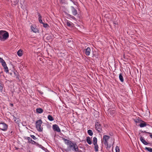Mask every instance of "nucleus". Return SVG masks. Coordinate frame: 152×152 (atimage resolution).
<instances>
[{
	"label": "nucleus",
	"mask_w": 152,
	"mask_h": 152,
	"mask_svg": "<svg viewBox=\"0 0 152 152\" xmlns=\"http://www.w3.org/2000/svg\"><path fill=\"white\" fill-rule=\"evenodd\" d=\"M52 128L54 131L58 132H61V130L57 125L56 124L53 125Z\"/></svg>",
	"instance_id": "obj_7"
},
{
	"label": "nucleus",
	"mask_w": 152,
	"mask_h": 152,
	"mask_svg": "<svg viewBox=\"0 0 152 152\" xmlns=\"http://www.w3.org/2000/svg\"><path fill=\"white\" fill-rule=\"evenodd\" d=\"M140 140L141 142L144 145H149L150 146H152V143L150 142H148V140L146 141L144 139V137L142 136L141 135L140 136Z\"/></svg>",
	"instance_id": "obj_6"
},
{
	"label": "nucleus",
	"mask_w": 152,
	"mask_h": 152,
	"mask_svg": "<svg viewBox=\"0 0 152 152\" xmlns=\"http://www.w3.org/2000/svg\"><path fill=\"white\" fill-rule=\"evenodd\" d=\"M4 69V71L6 73H9V70L8 67L7 66V65H5L4 66H3Z\"/></svg>",
	"instance_id": "obj_30"
},
{
	"label": "nucleus",
	"mask_w": 152,
	"mask_h": 152,
	"mask_svg": "<svg viewBox=\"0 0 152 152\" xmlns=\"http://www.w3.org/2000/svg\"><path fill=\"white\" fill-rule=\"evenodd\" d=\"M42 24H43V26L45 28H48V27H49L47 23H43Z\"/></svg>",
	"instance_id": "obj_35"
},
{
	"label": "nucleus",
	"mask_w": 152,
	"mask_h": 152,
	"mask_svg": "<svg viewBox=\"0 0 152 152\" xmlns=\"http://www.w3.org/2000/svg\"><path fill=\"white\" fill-rule=\"evenodd\" d=\"M22 124L23 126H25L26 124V123L25 122H22Z\"/></svg>",
	"instance_id": "obj_50"
},
{
	"label": "nucleus",
	"mask_w": 152,
	"mask_h": 152,
	"mask_svg": "<svg viewBox=\"0 0 152 152\" xmlns=\"http://www.w3.org/2000/svg\"><path fill=\"white\" fill-rule=\"evenodd\" d=\"M30 136L34 140H35L37 139V138H36V137L34 135H30Z\"/></svg>",
	"instance_id": "obj_38"
},
{
	"label": "nucleus",
	"mask_w": 152,
	"mask_h": 152,
	"mask_svg": "<svg viewBox=\"0 0 152 152\" xmlns=\"http://www.w3.org/2000/svg\"><path fill=\"white\" fill-rule=\"evenodd\" d=\"M81 151L80 150H79V149H78V151H77V152H81Z\"/></svg>",
	"instance_id": "obj_57"
},
{
	"label": "nucleus",
	"mask_w": 152,
	"mask_h": 152,
	"mask_svg": "<svg viewBox=\"0 0 152 152\" xmlns=\"http://www.w3.org/2000/svg\"><path fill=\"white\" fill-rule=\"evenodd\" d=\"M38 91L41 94H43V93L40 90H38Z\"/></svg>",
	"instance_id": "obj_49"
},
{
	"label": "nucleus",
	"mask_w": 152,
	"mask_h": 152,
	"mask_svg": "<svg viewBox=\"0 0 152 152\" xmlns=\"http://www.w3.org/2000/svg\"><path fill=\"white\" fill-rule=\"evenodd\" d=\"M8 126L7 124L1 121L0 123V130L4 131H6L8 128Z\"/></svg>",
	"instance_id": "obj_4"
},
{
	"label": "nucleus",
	"mask_w": 152,
	"mask_h": 152,
	"mask_svg": "<svg viewBox=\"0 0 152 152\" xmlns=\"http://www.w3.org/2000/svg\"><path fill=\"white\" fill-rule=\"evenodd\" d=\"M67 42L68 43H69L72 41V39L69 38V39H67Z\"/></svg>",
	"instance_id": "obj_42"
},
{
	"label": "nucleus",
	"mask_w": 152,
	"mask_h": 152,
	"mask_svg": "<svg viewBox=\"0 0 152 152\" xmlns=\"http://www.w3.org/2000/svg\"><path fill=\"white\" fill-rule=\"evenodd\" d=\"M113 24H115V23H114V22H113Z\"/></svg>",
	"instance_id": "obj_61"
},
{
	"label": "nucleus",
	"mask_w": 152,
	"mask_h": 152,
	"mask_svg": "<svg viewBox=\"0 0 152 152\" xmlns=\"http://www.w3.org/2000/svg\"><path fill=\"white\" fill-rule=\"evenodd\" d=\"M115 151L116 152H119L120 151V150L119 148V147L116 146L115 148Z\"/></svg>",
	"instance_id": "obj_36"
},
{
	"label": "nucleus",
	"mask_w": 152,
	"mask_h": 152,
	"mask_svg": "<svg viewBox=\"0 0 152 152\" xmlns=\"http://www.w3.org/2000/svg\"><path fill=\"white\" fill-rule=\"evenodd\" d=\"M149 136L152 139V133Z\"/></svg>",
	"instance_id": "obj_56"
},
{
	"label": "nucleus",
	"mask_w": 152,
	"mask_h": 152,
	"mask_svg": "<svg viewBox=\"0 0 152 152\" xmlns=\"http://www.w3.org/2000/svg\"><path fill=\"white\" fill-rule=\"evenodd\" d=\"M42 122L41 119H39L36 122V127L37 130L39 132H42L43 130V128L41 127Z\"/></svg>",
	"instance_id": "obj_3"
},
{
	"label": "nucleus",
	"mask_w": 152,
	"mask_h": 152,
	"mask_svg": "<svg viewBox=\"0 0 152 152\" xmlns=\"http://www.w3.org/2000/svg\"><path fill=\"white\" fill-rule=\"evenodd\" d=\"M107 141L108 140L104 141V144L105 145H107L108 144V142Z\"/></svg>",
	"instance_id": "obj_46"
},
{
	"label": "nucleus",
	"mask_w": 152,
	"mask_h": 152,
	"mask_svg": "<svg viewBox=\"0 0 152 152\" xmlns=\"http://www.w3.org/2000/svg\"><path fill=\"white\" fill-rule=\"evenodd\" d=\"M93 55L92 56L93 57H94L95 58H98V52L97 51H95L94 52H93Z\"/></svg>",
	"instance_id": "obj_19"
},
{
	"label": "nucleus",
	"mask_w": 152,
	"mask_h": 152,
	"mask_svg": "<svg viewBox=\"0 0 152 152\" xmlns=\"http://www.w3.org/2000/svg\"><path fill=\"white\" fill-rule=\"evenodd\" d=\"M84 141H85V142H86V141H85V140H84Z\"/></svg>",
	"instance_id": "obj_63"
},
{
	"label": "nucleus",
	"mask_w": 152,
	"mask_h": 152,
	"mask_svg": "<svg viewBox=\"0 0 152 152\" xmlns=\"http://www.w3.org/2000/svg\"><path fill=\"white\" fill-rule=\"evenodd\" d=\"M8 73H9V74L11 75H12V73H13V72L12 71L11 72H9Z\"/></svg>",
	"instance_id": "obj_55"
},
{
	"label": "nucleus",
	"mask_w": 152,
	"mask_h": 152,
	"mask_svg": "<svg viewBox=\"0 0 152 152\" xmlns=\"http://www.w3.org/2000/svg\"><path fill=\"white\" fill-rule=\"evenodd\" d=\"M86 141L89 145H91L92 144V141L90 137L88 136L86 137Z\"/></svg>",
	"instance_id": "obj_18"
},
{
	"label": "nucleus",
	"mask_w": 152,
	"mask_h": 152,
	"mask_svg": "<svg viewBox=\"0 0 152 152\" xmlns=\"http://www.w3.org/2000/svg\"><path fill=\"white\" fill-rule=\"evenodd\" d=\"M15 133V128L13 124H12L9 127L7 133L9 135L11 136Z\"/></svg>",
	"instance_id": "obj_5"
},
{
	"label": "nucleus",
	"mask_w": 152,
	"mask_h": 152,
	"mask_svg": "<svg viewBox=\"0 0 152 152\" xmlns=\"http://www.w3.org/2000/svg\"><path fill=\"white\" fill-rule=\"evenodd\" d=\"M107 147L106 148L107 149V150H110V148L111 147V145H109L108 144V145H106Z\"/></svg>",
	"instance_id": "obj_37"
},
{
	"label": "nucleus",
	"mask_w": 152,
	"mask_h": 152,
	"mask_svg": "<svg viewBox=\"0 0 152 152\" xmlns=\"http://www.w3.org/2000/svg\"><path fill=\"white\" fill-rule=\"evenodd\" d=\"M38 17H39L38 19H39V21L40 20H42V16L39 13H38Z\"/></svg>",
	"instance_id": "obj_40"
},
{
	"label": "nucleus",
	"mask_w": 152,
	"mask_h": 152,
	"mask_svg": "<svg viewBox=\"0 0 152 152\" xmlns=\"http://www.w3.org/2000/svg\"><path fill=\"white\" fill-rule=\"evenodd\" d=\"M140 131L142 133H144L145 134H148L149 135V136H150V135L151 134H152V133H151L150 132H147L145 131L140 130Z\"/></svg>",
	"instance_id": "obj_33"
},
{
	"label": "nucleus",
	"mask_w": 152,
	"mask_h": 152,
	"mask_svg": "<svg viewBox=\"0 0 152 152\" xmlns=\"http://www.w3.org/2000/svg\"><path fill=\"white\" fill-rule=\"evenodd\" d=\"M48 119L50 121H52L54 120V118L51 115H49L48 116Z\"/></svg>",
	"instance_id": "obj_29"
},
{
	"label": "nucleus",
	"mask_w": 152,
	"mask_h": 152,
	"mask_svg": "<svg viewBox=\"0 0 152 152\" xmlns=\"http://www.w3.org/2000/svg\"><path fill=\"white\" fill-rule=\"evenodd\" d=\"M86 146H88V145L87 144H86Z\"/></svg>",
	"instance_id": "obj_59"
},
{
	"label": "nucleus",
	"mask_w": 152,
	"mask_h": 152,
	"mask_svg": "<svg viewBox=\"0 0 152 152\" xmlns=\"http://www.w3.org/2000/svg\"><path fill=\"white\" fill-rule=\"evenodd\" d=\"M15 149L16 150H18L19 149V148H18L16 147H15Z\"/></svg>",
	"instance_id": "obj_58"
},
{
	"label": "nucleus",
	"mask_w": 152,
	"mask_h": 152,
	"mask_svg": "<svg viewBox=\"0 0 152 152\" xmlns=\"http://www.w3.org/2000/svg\"><path fill=\"white\" fill-rule=\"evenodd\" d=\"M4 60L2 58H0V63H1L2 62H3Z\"/></svg>",
	"instance_id": "obj_47"
},
{
	"label": "nucleus",
	"mask_w": 152,
	"mask_h": 152,
	"mask_svg": "<svg viewBox=\"0 0 152 152\" xmlns=\"http://www.w3.org/2000/svg\"><path fill=\"white\" fill-rule=\"evenodd\" d=\"M145 150L149 152H152V148L150 147H145Z\"/></svg>",
	"instance_id": "obj_26"
},
{
	"label": "nucleus",
	"mask_w": 152,
	"mask_h": 152,
	"mask_svg": "<svg viewBox=\"0 0 152 152\" xmlns=\"http://www.w3.org/2000/svg\"><path fill=\"white\" fill-rule=\"evenodd\" d=\"M71 8L73 15H76L77 14V10L73 6H71Z\"/></svg>",
	"instance_id": "obj_10"
},
{
	"label": "nucleus",
	"mask_w": 152,
	"mask_h": 152,
	"mask_svg": "<svg viewBox=\"0 0 152 152\" xmlns=\"http://www.w3.org/2000/svg\"><path fill=\"white\" fill-rule=\"evenodd\" d=\"M1 63V64L3 66H4L5 65H7L4 61L3 62H2Z\"/></svg>",
	"instance_id": "obj_39"
},
{
	"label": "nucleus",
	"mask_w": 152,
	"mask_h": 152,
	"mask_svg": "<svg viewBox=\"0 0 152 152\" xmlns=\"http://www.w3.org/2000/svg\"><path fill=\"white\" fill-rule=\"evenodd\" d=\"M36 145L39 148H40L41 146L42 145H41L39 144L38 143H37V144Z\"/></svg>",
	"instance_id": "obj_44"
},
{
	"label": "nucleus",
	"mask_w": 152,
	"mask_h": 152,
	"mask_svg": "<svg viewBox=\"0 0 152 152\" xmlns=\"http://www.w3.org/2000/svg\"><path fill=\"white\" fill-rule=\"evenodd\" d=\"M73 117H74V116L73 115Z\"/></svg>",
	"instance_id": "obj_62"
},
{
	"label": "nucleus",
	"mask_w": 152,
	"mask_h": 152,
	"mask_svg": "<svg viewBox=\"0 0 152 152\" xmlns=\"http://www.w3.org/2000/svg\"><path fill=\"white\" fill-rule=\"evenodd\" d=\"M39 22L40 23H42V24L43 23V22H42V20H39Z\"/></svg>",
	"instance_id": "obj_52"
},
{
	"label": "nucleus",
	"mask_w": 152,
	"mask_h": 152,
	"mask_svg": "<svg viewBox=\"0 0 152 152\" xmlns=\"http://www.w3.org/2000/svg\"><path fill=\"white\" fill-rule=\"evenodd\" d=\"M110 112V114H114L115 113H116V111L115 110V109H111Z\"/></svg>",
	"instance_id": "obj_31"
},
{
	"label": "nucleus",
	"mask_w": 152,
	"mask_h": 152,
	"mask_svg": "<svg viewBox=\"0 0 152 152\" xmlns=\"http://www.w3.org/2000/svg\"><path fill=\"white\" fill-rule=\"evenodd\" d=\"M103 142V141H102V143Z\"/></svg>",
	"instance_id": "obj_60"
},
{
	"label": "nucleus",
	"mask_w": 152,
	"mask_h": 152,
	"mask_svg": "<svg viewBox=\"0 0 152 152\" xmlns=\"http://www.w3.org/2000/svg\"><path fill=\"white\" fill-rule=\"evenodd\" d=\"M66 24L67 26L70 27H72L74 25L73 23L68 21L66 22Z\"/></svg>",
	"instance_id": "obj_22"
},
{
	"label": "nucleus",
	"mask_w": 152,
	"mask_h": 152,
	"mask_svg": "<svg viewBox=\"0 0 152 152\" xmlns=\"http://www.w3.org/2000/svg\"><path fill=\"white\" fill-rule=\"evenodd\" d=\"M119 77L120 81L122 82H123L124 81V79L122 73H121L119 74Z\"/></svg>",
	"instance_id": "obj_20"
},
{
	"label": "nucleus",
	"mask_w": 152,
	"mask_h": 152,
	"mask_svg": "<svg viewBox=\"0 0 152 152\" xmlns=\"http://www.w3.org/2000/svg\"><path fill=\"white\" fill-rule=\"evenodd\" d=\"M17 55L19 56H21L23 54L22 53V50L21 49L19 50L17 53Z\"/></svg>",
	"instance_id": "obj_23"
},
{
	"label": "nucleus",
	"mask_w": 152,
	"mask_h": 152,
	"mask_svg": "<svg viewBox=\"0 0 152 152\" xmlns=\"http://www.w3.org/2000/svg\"><path fill=\"white\" fill-rule=\"evenodd\" d=\"M31 28L32 30L34 33L36 32H39V30L38 29L36 28V26H35V27H33V26L32 25L31 26Z\"/></svg>",
	"instance_id": "obj_13"
},
{
	"label": "nucleus",
	"mask_w": 152,
	"mask_h": 152,
	"mask_svg": "<svg viewBox=\"0 0 152 152\" xmlns=\"http://www.w3.org/2000/svg\"><path fill=\"white\" fill-rule=\"evenodd\" d=\"M66 14L68 17L72 19L73 20H76V18L74 16H73L72 15H70L69 14H68L67 13H66Z\"/></svg>",
	"instance_id": "obj_28"
},
{
	"label": "nucleus",
	"mask_w": 152,
	"mask_h": 152,
	"mask_svg": "<svg viewBox=\"0 0 152 152\" xmlns=\"http://www.w3.org/2000/svg\"><path fill=\"white\" fill-rule=\"evenodd\" d=\"M13 73H14L15 76H16V78L18 80H20L19 77V74L18 72L16 70L15 71H13Z\"/></svg>",
	"instance_id": "obj_16"
},
{
	"label": "nucleus",
	"mask_w": 152,
	"mask_h": 152,
	"mask_svg": "<svg viewBox=\"0 0 152 152\" xmlns=\"http://www.w3.org/2000/svg\"><path fill=\"white\" fill-rule=\"evenodd\" d=\"M25 139H26L28 141V143H31L32 142V139L30 137H27L25 138Z\"/></svg>",
	"instance_id": "obj_32"
},
{
	"label": "nucleus",
	"mask_w": 152,
	"mask_h": 152,
	"mask_svg": "<svg viewBox=\"0 0 152 152\" xmlns=\"http://www.w3.org/2000/svg\"><path fill=\"white\" fill-rule=\"evenodd\" d=\"M41 149H42L44 151L45 149V147H43L41 145V147L40 148Z\"/></svg>",
	"instance_id": "obj_51"
},
{
	"label": "nucleus",
	"mask_w": 152,
	"mask_h": 152,
	"mask_svg": "<svg viewBox=\"0 0 152 152\" xmlns=\"http://www.w3.org/2000/svg\"><path fill=\"white\" fill-rule=\"evenodd\" d=\"M1 81H0V92H2L3 89V84L1 83Z\"/></svg>",
	"instance_id": "obj_34"
},
{
	"label": "nucleus",
	"mask_w": 152,
	"mask_h": 152,
	"mask_svg": "<svg viewBox=\"0 0 152 152\" xmlns=\"http://www.w3.org/2000/svg\"><path fill=\"white\" fill-rule=\"evenodd\" d=\"M110 138V136L108 135H105L103 137V140L104 141L108 140Z\"/></svg>",
	"instance_id": "obj_21"
},
{
	"label": "nucleus",
	"mask_w": 152,
	"mask_h": 152,
	"mask_svg": "<svg viewBox=\"0 0 152 152\" xmlns=\"http://www.w3.org/2000/svg\"><path fill=\"white\" fill-rule=\"evenodd\" d=\"M10 106H11V107H13V104L12 103H10Z\"/></svg>",
	"instance_id": "obj_53"
},
{
	"label": "nucleus",
	"mask_w": 152,
	"mask_h": 152,
	"mask_svg": "<svg viewBox=\"0 0 152 152\" xmlns=\"http://www.w3.org/2000/svg\"><path fill=\"white\" fill-rule=\"evenodd\" d=\"M15 1H14V2L15 3V4H17L18 3V0H15Z\"/></svg>",
	"instance_id": "obj_54"
},
{
	"label": "nucleus",
	"mask_w": 152,
	"mask_h": 152,
	"mask_svg": "<svg viewBox=\"0 0 152 152\" xmlns=\"http://www.w3.org/2000/svg\"><path fill=\"white\" fill-rule=\"evenodd\" d=\"M94 145V148L95 151L96 152L98 151H99V150H98L99 147H98V145H97V143L95 144Z\"/></svg>",
	"instance_id": "obj_24"
},
{
	"label": "nucleus",
	"mask_w": 152,
	"mask_h": 152,
	"mask_svg": "<svg viewBox=\"0 0 152 152\" xmlns=\"http://www.w3.org/2000/svg\"><path fill=\"white\" fill-rule=\"evenodd\" d=\"M97 140L96 137H94L93 138V144L94 145L97 143Z\"/></svg>",
	"instance_id": "obj_25"
},
{
	"label": "nucleus",
	"mask_w": 152,
	"mask_h": 152,
	"mask_svg": "<svg viewBox=\"0 0 152 152\" xmlns=\"http://www.w3.org/2000/svg\"><path fill=\"white\" fill-rule=\"evenodd\" d=\"M84 50L85 51V54L86 55L89 56L90 55L91 50L89 47H88L86 49H85Z\"/></svg>",
	"instance_id": "obj_9"
},
{
	"label": "nucleus",
	"mask_w": 152,
	"mask_h": 152,
	"mask_svg": "<svg viewBox=\"0 0 152 152\" xmlns=\"http://www.w3.org/2000/svg\"><path fill=\"white\" fill-rule=\"evenodd\" d=\"M134 122L136 123L139 122V120L138 119H137L136 120L135 119H134Z\"/></svg>",
	"instance_id": "obj_43"
},
{
	"label": "nucleus",
	"mask_w": 152,
	"mask_h": 152,
	"mask_svg": "<svg viewBox=\"0 0 152 152\" xmlns=\"http://www.w3.org/2000/svg\"><path fill=\"white\" fill-rule=\"evenodd\" d=\"M46 37V40L48 41H51L52 40V37L48 34H46L45 36Z\"/></svg>",
	"instance_id": "obj_15"
},
{
	"label": "nucleus",
	"mask_w": 152,
	"mask_h": 152,
	"mask_svg": "<svg viewBox=\"0 0 152 152\" xmlns=\"http://www.w3.org/2000/svg\"><path fill=\"white\" fill-rule=\"evenodd\" d=\"M32 141L31 142V143L32 144L36 145V144L37 143V142H35L33 140H32Z\"/></svg>",
	"instance_id": "obj_41"
},
{
	"label": "nucleus",
	"mask_w": 152,
	"mask_h": 152,
	"mask_svg": "<svg viewBox=\"0 0 152 152\" xmlns=\"http://www.w3.org/2000/svg\"><path fill=\"white\" fill-rule=\"evenodd\" d=\"M98 124H100V123H99V122H97L96 121L95 123V126H96L97 125H98Z\"/></svg>",
	"instance_id": "obj_45"
},
{
	"label": "nucleus",
	"mask_w": 152,
	"mask_h": 152,
	"mask_svg": "<svg viewBox=\"0 0 152 152\" xmlns=\"http://www.w3.org/2000/svg\"><path fill=\"white\" fill-rule=\"evenodd\" d=\"M68 148L70 150H72L74 152H77L78 151V148L76 142H72V143L69 144L68 146Z\"/></svg>",
	"instance_id": "obj_2"
},
{
	"label": "nucleus",
	"mask_w": 152,
	"mask_h": 152,
	"mask_svg": "<svg viewBox=\"0 0 152 152\" xmlns=\"http://www.w3.org/2000/svg\"><path fill=\"white\" fill-rule=\"evenodd\" d=\"M88 134L90 136H91L93 135V133L92 130L89 129L87 131Z\"/></svg>",
	"instance_id": "obj_27"
},
{
	"label": "nucleus",
	"mask_w": 152,
	"mask_h": 152,
	"mask_svg": "<svg viewBox=\"0 0 152 152\" xmlns=\"http://www.w3.org/2000/svg\"><path fill=\"white\" fill-rule=\"evenodd\" d=\"M62 139L64 141L65 143L67 145H69V144H70L72 141H70L67 139H65L63 137H62Z\"/></svg>",
	"instance_id": "obj_11"
},
{
	"label": "nucleus",
	"mask_w": 152,
	"mask_h": 152,
	"mask_svg": "<svg viewBox=\"0 0 152 152\" xmlns=\"http://www.w3.org/2000/svg\"><path fill=\"white\" fill-rule=\"evenodd\" d=\"M101 124H98V125H97L96 126H95L96 129L98 132L99 133L101 132L102 131V129L101 128Z\"/></svg>",
	"instance_id": "obj_8"
},
{
	"label": "nucleus",
	"mask_w": 152,
	"mask_h": 152,
	"mask_svg": "<svg viewBox=\"0 0 152 152\" xmlns=\"http://www.w3.org/2000/svg\"><path fill=\"white\" fill-rule=\"evenodd\" d=\"M13 119H14V121L15 122V123L17 124H19L20 121V119H19V118L16 117L14 115H13Z\"/></svg>",
	"instance_id": "obj_12"
},
{
	"label": "nucleus",
	"mask_w": 152,
	"mask_h": 152,
	"mask_svg": "<svg viewBox=\"0 0 152 152\" xmlns=\"http://www.w3.org/2000/svg\"><path fill=\"white\" fill-rule=\"evenodd\" d=\"M142 122L140 123L139 125L140 126L141 128L144 127L146 126L147 125L146 122L143 121H142Z\"/></svg>",
	"instance_id": "obj_14"
},
{
	"label": "nucleus",
	"mask_w": 152,
	"mask_h": 152,
	"mask_svg": "<svg viewBox=\"0 0 152 152\" xmlns=\"http://www.w3.org/2000/svg\"><path fill=\"white\" fill-rule=\"evenodd\" d=\"M44 151L46 152H50L49 151H48V150L46 148H45Z\"/></svg>",
	"instance_id": "obj_48"
},
{
	"label": "nucleus",
	"mask_w": 152,
	"mask_h": 152,
	"mask_svg": "<svg viewBox=\"0 0 152 152\" xmlns=\"http://www.w3.org/2000/svg\"><path fill=\"white\" fill-rule=\"evenodd\" d=\"M36 112L38 113H41L43 112V110L41 108H37L36 109Z\"/></svg>",
	"instance_id": "obj_17"
},
{
	"label": "nucleus",
	"mask_w": 152,
	"mask_h": 152,
	"mask_svg": "<svg viewBox=\"0 0 152 152\" xmlns=\"http://www.w3.org/2000/svg\"><path fill=\"white\" fill-rule=\"evenodd\" d=\"M9 37V33L6 31H0V40L2 41L7 40Z\"/></svg>",
	"instance_id": "obj_1"
}]
</instances>
